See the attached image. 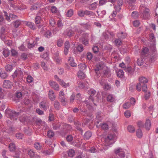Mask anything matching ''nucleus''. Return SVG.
<instances>
[{"instance_id": "1", "label": "nucleus", "mask_w": 158, "mask_h": 158, "mask_svg": "<svg viewBox=\"0 0 158 158\" xmlns=\"http://www.w3.org/2000/svg\"><path fill=\"white\" fill-rule=\"evenodd\" d=\"M89 94L90 95L89 98H86L85 100L81 102L86 104L87 106H90L92 104V102H93L94 104L96 106H97L96 102L98 101L99 98L98 96V94L94 97H93L94 95L96 94V92L94 89H90L89 91Z\"/></svg>"}, {"instance_id": "2", "label": "nucleus", "mask_w": 158, "mask_h": 158, "mask_svg": "<svg viewBox=\"0 0 158 158\" xmlns=\"http://www.w3.org/2000/svg\"><path fill=\"white\" fill-rule=\"evenodd\" d=\"M140 13L141 16L144 19H149L150 17L149 10L143 5L140 6Z\"/></svg>"}, {"instance_id": "3", "label": "nucleus", "mask_w": 158, "mask_h": 158, "mask_svg": "<svg viewBox=\"0 0 158 158\" xmlns=\"http://www.w3.org/2000/svg\"><path fill=\"white\" fill-rule=\"evenodd\" d=\"M5 113L7 117L13 120L17 119L19 114V112L11 110L10 109H7L5 111Z\"/></svg>"}, {"instance_id": "4", "label": "nucleus", "mask_w": 158, "mask_h": 158, "mask_svg": "<svg viewBox=\"0 0 158 158\" xmlns=\"http://www.w3.org/2000/svg\"><path fill=\"white\" fill-rule=\"evenodd\" d=\"M139 83L142 84V91L147 92L148 88L146 83L148 82V79L145 77H142L139 78Z\"/></svg>"}, {"instance_id": "5", "label": "nucleus", "mask_w": 158, "mask_h": 158, "mask_svg": "<svg viewBox=\"0 0 158 158\" xmlns=\"http://www.w3.org/2000/svg\"><path fill=\"white\" fill-rule=\"evenodd\" d=\"M135 69V68L132 67L130 65H128L127 66L126 68L124 69V70L127 73L128 75L131 76L134 74Z\"/></svg>"}, {"instance_id": "6", "label": "nucleus", "mask_w": 158, "mask_h": 158, "mask_svg": "<svg viewBox=\"0 0 158 158\" xmlns=\"http://www.w3.org/2000/svg\"><path fill=\"white\" fill-rule=\"evenodd\" d=\"M82 37V43L83 44L87 45L89 43V34L87 33L83 34Z\"/></svg>"}, {"instance_id": "7", "label": "nucleus", "mask_w": 158, "mask_h": 158, "mask_svg": "<svg viewBox=\"0 0 158 158\" xmlns=\"http://www.w3.org/2000/svg\"><path fill=\"white\" fill-rule=\"evenodd\" d=\"M0 33L1 34L0 37L1 39L2 40H5L6 39L5 35L7 33V31L4 27H1L0 31Z\"/></svg>"}, {"instance_id": "8", "label": "nucleus", "mask_w": 158, "mask_h": 158, "mask_svg": "<svg viewBox=\"0 0 158 158\" xmlns=\"http://www.w3.org/2000/svg\"><path fill=\"white\" fill-rule=\"evenodd\" d=\"M29 156L31 158H40V157L39 155L36 152H34L32 150H29L28 153Z\"/></svg>"}, {"instance_id": "9", "label": "nucleus", "mask_w": 158, "mask_h": 158, "mask_svg": "<svg viewBox=\"0 0 158 158\" xmlns=\"http://www.w3.org/2000/svg\"><path fill=\"white\" fill-rule=\"evenodd\" d=\"M74 126L81 133L83 132V130L81 128V123L78 121H75L74 122Z\"/></svg>"}, {"instance_id": "10", "label": "nucleus", "mask_w": 158, "mask_h": 158, "mask_svg": "<svg viewBox=\"0 0 158 158\" xmlns=\"http://www.w3.org/2000/svg\"><path fill=\"white\" fill-rule=\"evenodd\" d=\"M115 153L121 158H124L125 157V152L122 149L118 148L115 151Z\"/></svg>"}, {"instance_id": "11", "label": "nucleus", "mask_w": 158, "mask_h": 158, "mask_svg": "<svg viewBox=\"0 0 158 158\" xmlns=\"http://www.w3.org/2000/svg\"><path fill=\"white\" fill-rule=\"evenodd\" d=\"M12 86L11 82L8 80H5L3 82V87L6 88H10Z\"/></svg>"}, {"instance_id": "12", "label": "nucleus", "mask_w": 158, "mask_h": 158, "mask_svg": "<svg viewBox=\"0 0 158 158\" xmlns=\"http://www.w3.org/2000/svg\"><path fill=\"white\" fill-rule=\"evenodd\" d=\"M0 76L2 79H4L7 78L8 75L4 70L0 69Z\"/></svg>"}, {"instance_id": "13", "label": "nucleus", "mask_w": 158, "mask_h": 158, "mask_svg": "<svg viewBox=\"0 0 158 158\" xmlns=\"http://www.w3.org/2000/svg\"><path fill=\"white\" fill-rule=\"evenodd\" d=\"M98 5V2H95L89 5V8L91 10H95L97 8Z\"/></svg>"}, {"instance_id": "14", "label": "nucleus", "mask_w": 158, "mask_h": 158, "mask_svg": "<svg viewBox=\"0 0 158 158\" xmlns=\"http://www.w3.org/2000/svg\"><path fill=\"white\" fill-rule=\"evenodd\" d=\"M48 96L50 99L52 101H54L55 99L56 96L53 91L50 90L49 91Z\"/></svg>"}, {"instance_id": "15", "label": "nucleus", "mask_w": 158, "mask_h": 158, "mask_svg": "<svg viewBox=\"0 0 158 158\" xmlns=\"http://www.w3.org/2000/svg\"><path fill=\"white\" fill-rule=\"evenodd\" d=\"M40 107L44 110H46L47 108V101L45 100L41 102L40 104Z\"/></svg>"}, {"instance_id": "16", "label": "nucleus", "mask_w": 158, "mask_h": 158, "mask_svg": "<svg viewBox=\"0 0 158 158\" xmlns=\"http://www.w3.org/2000/svg\"><path fill=\"white\" fill-rule=\"evenodd\" d=\"M103 75L104 77H109L111 75L110 72V69L107 68H105L103 71Z\"/></svg>"}, {"instance_id": "17", "label": "nucleus", "mask_w": 158, "mask_h": 158, "mask_svg": "<svg viewBox=\"0 0 158 158\" xmlns=\"http://www.w3.org/2000/svg\"><path fill=\"white\" fill-rule=\"evenodd\" d=\"M66 35L70 37L73 35L74 32L73 31L71 28H69L66 30Z\"/></svg>"}, {"instance_id": "18", "label": "nucleus", "mask_w": 158, "mask_h": 158, "mask_svg": "<svg viewBox=\"0 0 158 158\" xmlns=\"http://www.w3.org/2000/svg\"><path fill=\"white\" fill-rule=\"evenodd\" d=\"M78 77L81 79H84L85 77V75L82 71H79L77 73Z\"/></svg>"}, {"instance_id": "19", "label": "nucleus", "mask_w": 158, "mask_h": 158, "mask_svg": "<svg viewBox=\"0 0 158 158\" xmlns=\"http://www.w3.org/2000/svg\"><path fill=\"white\" fill-rule=\"evenodd\" d=\"M69 63L72 67H75L77 66L76 64L74 62V60L72 57H70L68 60Z\"/></svg>"}, {"instance_id": "20", "label": "nucleus", "mask_w": 158, "mask_h": 158, "mask_svg": "<svg viewBox=\"0 0 158 158\" xmlns=\"http://www.w3.org/2000/svg\"><path fill=\"white\" fill-rule=\"evenodd\" d=\"M103 65L102 64H98L97 65V67L95 69V71L97 75L99 74L100 72H99V71L103 68Z\"/></svg>"}, {"instance_id": "21", "label": "nucleus", "mask_w": 158, "mask_h": 158, "mask_svg": "<svg viewBox=\"0 0 158 158\" xmlns=\"http://www.w3.org/2000/svg\"><path fill=\"white\" fill-rule=\"evenodd\" d=\"M151 126V121L149 119L147 120L145 123V127L146 129L147 130H149L150 129Z\"/></svg>"}, {"instance_id": "22", "label": "nucleus", "mask_w": 158, "mask_h": 158, "mask_svg": "<svg viewBox=\"0 0 158 158\" xmlns=\"http://www.w3.org/2000/svg\"><path fill=\"white\" fill-rule=\"evenodd\" d=\"M78 68L80 69V70H85L86 68V66L84 63H82L78 65Z\"/></svg>"}, {"instance_id": "23", "label": "nucleus", "mask_w": 158, "mask_h": 158, "mask_svg": "<svg viewBox=\"0 0 158 158\" xmlns=\"http://www.w3.org/2000/svg\"><path fill=\"white\" fill-rule=\"evenodd\" d=\"M149 50L148 48L146 47L143 48L142 49V52L141 53V56L143 57V56L147 54Z\"/></svg>"}, {"instance_id": "24", "label": "nucleus", "mask_w": 158, "mask_h": 158, "mask_svg": "<svg viewBox=\"0 0 158 158\" xmlns=\"http://www.w3.org/2000/svg\"><path fill=\"white\" fill-rule=\"evenodd\" d=\"M92 133L89 131L86 132L84 134V138L85 139H89L92 136Z\"/></svg>"}, {"instance_id": "25", "label": "nucleus", "mask_w": 158, "mask_h": 158, "mask_svg": "<svg viewBox=\"0 0 158 158\" xmlns=\"http://www.w3.org/2000/svg\"><path fill=\"white\" fill-rule=\"evenodd\" d=\"M15 137L18 139H22L23 138L24 136L23 134L19 132L15 134Z\"/></svg>"}, {"instance_id": "26", "label": "nucleus", "mask_w": 158, "mask_h": 158, "mask_svg": "<svg viewBox=\"0 0 158 158\" xmlns=\"http://www.w3.org/2000/svg\"><path fill=\"white\" fill-rule=\"evenodd\" d=\"M59 83L61 86L65 88L68 87L69 85V83H66L63 80H61L59 82Z\"/></svg>"}, {"instance_id": "27", "label": "nucleus", "mask_w": 158, "mask_h": 158, "mask_svg": "<svg viewBox=\"0 0 158 158\" xmlns=\"http://www.w3.org/2000/svg\"><path fill=\"white\" fill-rule=\"evenodd\" d=\"M60 102H61L62 105L63 106H65L66 105L67 102L65 100L64 98V96L63 97H60L59 98Z\"/></svg>"}, {"instance_id": "28", "label": "nucleus", "mask_w": 158, "mask_h": 158, "mask_svg": "<svg viewBox=\"0 0 158 158\" xmlns=\"http://www.w3.org/2000/svg\"><path fill=\"white\" fill-rule=\"evenodd\" d=\"M124 73L122 70H119L117 73V76L120 78L123 77L124 76Z\"/></svg>"}, {"instance_id": "29", "label": "nucleus", "mask_w": 158, "mask_h": 158, "mask_svg": "<svg viewBox=\"0 0 158 158\" xmlns=\"http://www.w3.org/2000/svg\"><path fill=\"white\" fill-rule=\"evenodd\" d=\"M74 31L75 32H77L80 34L83 32V30L80 29L78 26H75L74 27Z\"/></svg>"}, {"instance_id": "30", "label": "nucleus", "mask_w": 158, "mask_h": 158, "mask_svg": "<svg viewBox=\"0 0 158 158\" xmlns=\"http://www.w3.org/2000/svg\"><path fill=\"white\" fill-rule=\"evenodd\" d=\"M106 99L108 102H112L114 100V98L111 94H110L107 97Z\"/></svg>"}, {"instance_id": "31", "label": "nucleus", "mask_w": 158, "mask_h": 158, "mask_svg": "<svg viewBox=\"0 0 158 158\" xmlns=\"http://www.w3.org/2000/svg\"><path fill=\"white\" fill-rule=\"evenodd\" d=\"M21 74L22 72L19 69H17L15 71L14 74L13 75L14 77L15 78L18 75H21Z\"/></svg>"}, {"instance_id": "32", "label": "nucleus", "mask_w": 158, "mask_h": 158, "mask_svg": "<svg viewBox=\"0 0 158 158\" xmlns=\"http://www.w3.org/2000/svg\"><path fill=\"white\" fill-rule=\"evenodd\" d=\"M54 106L56 109L59 110L60 108V105L59 102L57 101H55L54 102Z\"/></svg>"}, {"instance_id": "33", "label": "nucleus", "mask_w": 158, "mask_h": 158, "mask_svg": "<svg viewBox=\"0 0 158 158\" xmlns=\"http://www.w3.org/2000/svg\"><path fill=\"white\" fill-rule=\"evenodd\" d=\"M13 68L12 65L10 64H8L5 67V69L7 72H10L13 69Z\"/></svg>"}, {"instance_id": "34", "label": "nucleus", "mask_w": 158, "mask_h": 158, "mask_svg": "<svg viewBox=\"0 0 158 158\" xmlns=\"http://www.w3.org/2000/svg\"><path fill=\"white\" fill-rule=\"evenodd\" d=\"M9 147L10 151H14L15 149V144L13 143H11L10 144Z\"/></svg>"}, {"instance_id": "35", "label": "nucleus", "mask_w": 158, "mask_h": 158, "mask_svg": "<svg viewBox=\"0 0 158 158\" xmlns=\"http://www.w3.org/2000/svg\"><path fill=\"white\" fill-rule=\"evenodd\" d=\"M85 15H90V16H94L95 14L92 11L86 10L85 11Z\"/></svg>"}, {"instance_id": "36", "label": "nucleus", "mask_w": 158, "mask_h": 158, "mask_svg": "<svg viewBox=\"0 0 158 158\" xmlns=\"http://www.w3.org/2000/svg\"><path fill=\"white\" fill-rule=\"evenodd\" d=\"M40 7V6L37 3H36L31 6V10H37L38 8H39Z\"/></svg>"}, {"instance_id": "37", "label": "nucleus", "mask_w": 158, "mask_h": 158, "mask_svg": "<svg viewBox=\"0 0 158 158\" xmlns=\"http://www.w3.org/2000/svg\"><path fill=\"white\" fill-rule=\"evenodd\" d=\"M26 25L31 29L34 30L35 29V27L34 25V24L33 23L30 22H27L26 23Z\"/></svg>"}, {"instance_id": "38", "label": "nucleus", "mask_w": 158, "mask_h": 158, "mask_svg": "<svg viewBox=\"0 0 158 158\" xmlns=\"http://www.w3.org/2000/svg\"><path fill=\"white\" fill-rule=\"evenodd\" d=\"M81 99V94L80 93H78L76 95V99L77 100V103H79L80 102Z\"/></svg>"}, {"instance_id": "39", "label": "nucleus", "mask_w": 158, "mask_h": 158, "mask_svg": "<svg viewBox=\"0 0 158 158\" xmlns=\"http://www.w3.org/2000/svg\"><path fill=\"white\" fill-rule=\"evenodd\" d=\"M63 44V41L61 39H60L56 42L57 45L59 47H60L62 46Z\"/></svg>"}, {"instance_id": "40", "label": "nucleus", "mask_w": 158, "mask_h": 158, "mask_svg": "<svg viewBox=\"0 0 158 158\" xmlns=\"http://www.w3.org/2000/svg\"><path fill=\"white\" fill-rule=\"evenodd\" d=\"M136 135L139 138H141L143 135L141 130L140 129H138L136 131Z\"/></svg>"}, {"instance_id": "41", "label": "nucleus", "mask_w": 158, "mask_h": 158, "mask_svg": "<svg viewBox=\"0 0 158 158\" xmlns=\"http://www.w3.org/2000/svg\"><path fill=\"white\" fill-rule=\"evenodd\" d=\"M34 147L38 150H40L42 148V146L38 142H35L34 144Z\"/></svg>"}, {"instance_id": "42", "label": "nucleus", "mask_w": 158, "mask_h": 158, "mask_svg": "<svg viewBox=\"0 0 158 158\" xmlns=\"http://www.w3.org/2000/svg\"><path fill=\"white\" fill-rule=\"evenodd\" d=\"M2 53L3 56L5 57H6L9 56L10 53V52L9 50L6 49L3 50Z\"/></svg>"}, {"instance_id": "43", "label": "nucleus", "mask_w": 158, "mask_h": 158, "mask_svg": "<svg viewBox=\"0 0 158 158\" xmlns=\"http://www.w3.org/2000/svg\"><path fill=\"white\" fill-rule=\"evenodd\" d=\"M73 13V10L72 9H70L67 11L66 14V15L68 17H70L72 16Z\"/></svg>"}, {"instance_id": "44", "label": "nucleus", "mask_w": 158, "mask_h": 158, "mask_svg": "<svg viewBox=\"0 0 158 158\" xmlns=\"http://www.w3.org/2000/svg\"><path fill=\"white\" fill-rule=\"evenodd\" d=\"M127 130L130 132H133L135 131V129L133 126L129 125L128 127Z\"/></svg>"}, {"instance_id": "45", "label": "nucleus", "mask_w": 158, "mask_h": 158, "mask_svg": "<svg viewBox=\"0 0 158 158\" xmlns=\"http://www.w3.org/2000/svg\"><path fill=\"white\" fill-rule=\"evenodd\" d=\"M75 154V152L73 150L70 149L68 152V155L70 157H73Z\"/></svg>"}, {"instance_id": "46", "label": "nucleus", "mask_w": 158, "mask_h": 158, "mask_svg": "<svg viewBox=\"0 0 158 158\" xmlns=\"http://www.w3.org/2000/svg\"><path fill=\"white\" fill-rule=\"evenodd\" d=\"M13 131V128L11 127H10L9 128H6V130H2L3 132H5L8 133H12Z\"/></svg>"}, {"instance_id": "47", "label": "nucleus", "mask_w": 158, "mask_h": 158, "mask_svg": "<svg viewBox=\"0 0 158 158\" xmlns=\"http://www.w3.org/2000/svg\"><path fill=\"white\" fill-rule=\"evenodd\" d=\"M77 49L78 52H81L83 51L84 47L82 44H79L77 47Z\"/></svg>"}, {"instance_id": "48", "label": "nucleus", "mask_w": 158, "mask_h": 158, "mask_svg": "<svg viewBox=\"0 0 158 158\" xmlns=\"http://www.w3.org/2000/svg\"><path fill=\"white\" fill-rule=\"evenodd\" d=\"M21 24V22L19 20H17L14 22L13 25L15 28H17Z\"/></svg>"}, {"instance_id": "49", "label": "nucleus", "mask_w": 158, "mask_h": 158, "mask_svg": "<svg viewBox=\"0 0 158 158\" xmlns=\"http://www.w3.org/2000/svg\"><path fill=\"white\" fill-rule=\"evenodd\" d=\"M36 42H33L32 43H30L29 42L27 44V47L29 48H31L34 47L36 44Z\"/></svg>"}, {"instance_id": "50", "label": "nucleus", "mask_w": 158, "mask_h": 158, "mask_svg": "<svg viewBox=\"0 0 158 158\" xmlns=\"http://www.w3.org/2000/svg\"><path fill=\"white\" fill-rule=\"evenodd\" d=\"M41 17L39 16H37L35 18V22L36 24H39L41 21Z\"/></svg>"}, {"instance_id": "51", "label": "nucleus", "mask_w": 158, "mask_h": 158, "mask_svg": "<svg viewBox=\"0 0 158 158\" xmlns=\"http://www.w3.org/2000/svg\"><path fill=\"white\" fill-rule=\"evenodd\" d=\"M66 139L68 142H71L73 140V137L71 135H68L66 137Z\"/></svg>"}, {"instance_id": "52", "label": "nucleus", "mask_w": 158, "mask_h": 158, "mask_svg": "<svg viewBox=\"0 0 158 158\" xmlns=\"http://www.w3.org/2000/svg\"><path fill=\"white\" fill-rule=\"evenodd\" d=\"M142 89V85L140 83H138L136 85V89L138 91H140Z\"/></svg>"}, {"instance_id": "53", "label": "nucleus", "mask_w": 158, "mask_h": 158, "mask_svg": "<svg viewBox=\"0 0 158 158\" xmlns=\"http://www.w3.org/2000/svg\"><path fill=\"white\" fill-rule=\"evenodd\" d=\"M52 35L51 32L49 31H47L45 32L44 35L45 37L47 38H49L51 37Z\"/></svg>"}, {"instance_id": "54", "label": "nucleus", "mask_w": 158, "mask_h": 158, "mask_svg": "<svg viewBox=\"0 0 158 158\" xmlns=\"http://www.w3.org/2000/svg\"><path fill=\"white\" fill-rule=\"evenodd\" d=\"M122 43V40L120 39H116L115 40V44L116 46H119Z\"/></svg>"}, {"instance_id": "55", "label": "nucleus", "mask_w": 158, "mask_h": 158, "mask_svg": "<svg viewBox=\"0 0 158 158\" xmlns=\"http://www.w3.org/2000/svg\"><path fill=\"white\" fill-rule=\"evenodd\" d=\"M54 135V132L51 130H49L48 131L47 133V135L49 138H51L53 137Z\"/></svg>"}, {"instance_id": "56", "label": "nucleus", "mask_w": 158, "mask_h": 158, "mask_svg": "<svg viewBox=\"0 0 158 158\" xmlns=\"http://www.w3.org/2000/svg\"><path fill=\"white\" fill-rule=\"evenodd\" d=\"M138 64L139 66L142 65L143 64V60L142 58H140L138 59L137 60Z\"/></svg>"}, {"instance_id": "57", "label": "nucleus", "mask_w": 158, "mask_h": 158, "mask_svg": "<svg viewBox=\"0 0 158 158\" xmlns=\"http://www.w3.org/2000/svg\"><path fill=\"white\" fill-rule=\"evenodd\" d=\"M92 50L94 53H97L99 52L98 47L97 46H94L92 48Z\"/></svg>"}, {"instance_id": "58", "label": "nucleus", "mask_w": 158, "mask_h": 158, "mask_svg": "<svg viewBox=\"0 0 158 158\" xmlns=\"http://www.w3.org/2000/svg\"><path fill=\"white\" fill-rule=\"evenodd\" d=\"M48 53L47 52H46L44 54L41 55V57L42 58H44V59L47 60L48 59Z\"/></svg>"}, {"instance_id": "59", "label": "nucleus", "mask_w": 158, "mask_h": 158, "mask_svg": "<svg viewBox=\"0 0 158 158\" xmlns=\"http://www.w3.org/2000/svg\"><path fill=\"white\" fill-rule=\"evenodd\" d=\"M78 15L81 17H83L85 15V11H84L82 10H80L78 12Z\"/></svg>"}, {"instance_id": "60", "label": "nucleus", "mask_w": 158, "mask_h": 158, "mask_svg": "<svg viewBox=\"0 0 158 158\" xmlns=\"http://www.w3.org/2000/svg\"><path fill=\"white\" fill-rule=\"evenodd\" d=\"M130 107V104L129 102H127L123 104V107L124 109H128Z\"/></svg>"}, {"instance_id": "61", "label": "nucleus", "mask_w": 158, "mask_h": 158, "mask_svg": "<svg viewBox=\"0 0 158 158\" xmlns=\"http://www.w3.org/2000/svg\"><path fill=\"white\" fill-rule=\"evenodd\" d=\"M101 127L104 130H107L108 129V125L106 123H103L101 125Z\"/></svg>"}, {"instance_id": "62", "label": "nucleus", "mask_w": 158, "mask_h": 158, "mask_svg": "<svg viewBox=\"0 0 158 158\" xmlns=\"http://www.w3.org/2000/svg\"><path fill=\"white\" fill-rule=\"evenodd\" d=\"M16 97L18 98H21L22 96V94L20 92H17L15 94Z\"/></svg>"}, {"instance_id": "63", "label": "nucleus", "mask_w": 158, "mask_h": 158, "mask_svg": "<svg viewBox=\"0 0 158 158\" xmlns=\"http://www.w3.org/2000/svg\"><path fill=\"white\" fill-rule=\"evenodd\" d=\"M21 58L23 60H26L27 58V55L26 53L22 54L21 55Z\"/></svg>"}, {"instance_id": "64", "label": "nucleus", "mask_w": 158, "mask_h": 158, "mask_svg": "<svg viewBox=\"0 0 158 158\" xmlns=\"http://www.w3.org/2000/svg\"><path fill=\"white\" fill-rule=\"evenodd\" d=\"M51 10L53 13H56L57 11V9L55 6H52L51 8Z\"/></svg>"}]
</instances>
